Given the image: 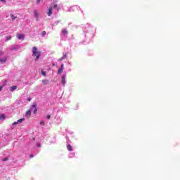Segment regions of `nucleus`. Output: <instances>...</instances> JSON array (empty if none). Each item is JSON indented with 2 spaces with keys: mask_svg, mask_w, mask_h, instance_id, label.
<instances>
[{
  "mask_svg": "<svg viewBox=\"0 0 180 180\" xmlns=\"http://www.w3.org/2000/svg\"><path fill=\"white\" fill-rule=\"evenodd\" d=\"M63 71H64V68H60V69H58V74H61L63 72Z\"/></svg>",
  "mask_w": 180,
  "mask_h": 180,
  "instance_id": "obj_13",
  "label": "nucleus"
},
{
  "mask_svg": "<svg viewBox=\"0 0 180 180\" xmlns=\"http://www.w3.org/2000/svg\"><path fill=\"white\" fill-rule=\"evenodd\" d=\"M2 89H4V86H0V91H1Z\"/></svg>",
  "mask_w": 180,
  "mask_h": 180,
  "instance_id": "obj_26",
  "label": "nucleus"
},
{
  "mask_svg": "<svg viewBox=\"0 0 180 180\" xmlns=\"http://www.w3.org/2000/svg\"><path fill=\"white\" fill-rule=\"evenodd\" d=\"M40 124H41V126H44V124H45L44 121L41 120V121L40 122Z\"/></svg>",
  "mask_w": 180,
  "mask_h": 180,
  "instance_id": "obj_20",
  "label": "nucleus"
},
{
  "mask_svg": "<svg viewBox=\"0 0 180 180\" xmlns=\"http://www.w3.org/2000/svg\"><path fill=\"white\" fill-rule=\"evenodd\" d=\"M37 4H40V0H37Z\"/></svg>",
  "mask_w": 180,
  "mask_h": 180,
  "instance_id": "obj_32",
  "label": "nucleus"
},
{
  "mask_svg": "<svg viewBox=\"0 0 180 180\" xmlns=\"http://www.w3.org/2000/svg\"><path fill=\"white\" fill-rule=\"evenodd\" d=\"M16 124H18V122H15L13 123V126H15Z\"/></svg>",
  "mask_w": 180,
  "mask_h": 180,
  "instance_id": "obj_27",
  "label": "nucleus"
},
{
  "mask_svg": "<svg viewBox=\"0 0 180 180\" xmlns=\"http://www.w3.org/2000/svg\"><path fill=\"white\" fill-rule=\"evenodd\" d=\"M18 39H19V40H23L25 39V35L22 34H20L18 36Z\"/></svg>",
  "mask_w": 180,
  "mask_h": 180,
  "instance_id": "obj_7",
  "label": "nucleus"
},
{
  "mask_svg": "<svg viewBox=\"0 0 180 180\" xmlns=\"http://www.w3.org/2000/svg\"><path fill=\"white\" fill-rule=\"evenodd\" d=\"M6 119V117L5 116L4 114H1L0 115V120H5Z\"/></svg>",
  "mask_w": 180,
  "mask_h": 180,
  "instance_id": "obj_10",
  "label": "nucleus"
},
{
  "mask_svg": "<svg viewBox=\"0 0 180 180\" xmlns=\"http://www.w3.org/2000/svg\"><path fill=\"white\" fill-rule=\"evenodd\" d=\"M33 157H34V155H33L32 154H31V155H30V158H33Z\"/></svg>",
  "mask_w": 180,
  "mask_h": 180,
  "instance_id": "obj_31",
  "label": "nucleus"
},
{
  "mask_svg": "<svg viewBox=\"0 0 180 180\" xmlns=\"http://www.w3.org/2000/svg\"><path fill=\"white\" fill-rule=\"evenodd\" d=\"M38 147H40V146H39V145H38Z\"/></svg>",
  "mask_w": 180,
  "mask_h": 180,
  "instance_id": "obj_34",
  "label": "nucleus"
},
{
  "mask_svg": "<svg viewBox=\"0 0 180 180\" xmlns=\"http://www.w3.org/2000/svg\"><path fill=\"white\" fill-rule=\"evenodd\" d=\"M32 107L34 109V114L36 115V113H37V108L36 104H33Z\"/></svg>",
  "mask_w": 180,
  "mask_h": 180,
  "instance_id": "obj_5",
  "label": "nucleus"
},
{
  "mask_svg": "<svg viewBox=\"0 0 180 180\" xmlns=\"http://www.w3.org/2000/svg\"><path fill=\"white\" fill-rule=\"evenodd\" d=\"M27 101H28V102H30V101H32V98H28Z\"/></svg>",
  "mask_w": 180,
  "mask_h": 180,
  "instance_id": "obj_30",
  "label": "nucleus"
},
{
  "mask_svg": "<svg viewBox=\"0 0 180 180\" xmlns=\"http://www.w3.org/2000/svg\"><path fill=\"white\" fill-rule=\"evenodd\" d=\"M42 82H43L45 85H47V84H49V80H42Z\"/></svg>",
  "mask_w": 180,
  "mask_h": 180,
  "instance_id": "obj_17",
  "label": "nucleus"
},
{
  "mask_svg": "<svg viewBox=\"0 0 180 180\" xmlns=\"http://www.w3.org/2000/svg\"><path fill=\"white\" fill-rule=\"evenodd\" d=\"M63 59L67 58V55H63V57H62Z\"/></svg>",
  "mask_w": 180,
  "mask_h": 180,
  "instance_id": "obj_29",
  "label": "nucleus"
},
{
  "mask_svg": "<svg viewBox=\"0 0 180 180\" xmlns=\"http://www.w3.org/2000/svg\"><path fill=\"white\" fill-rule=\"evenodd\" d=\"M62 33L63 36H65V34L68 33V31L67 30H62Z\"/></svg>",
  "mask_w": 180,
  "mask_h": 180,
  "instance_id": "obj_14",
  "label": "nucleus"
},
{
  "mask_svg": "<svg viewBox=\"0 0 180 180\" xmlns=\"http://www.w3.org/2000/svg\"><path fill=\"white\" fill-rule=\"evenodd\" d=\"M41 55V53L40 51L37 50V47L34 46L32 48V57H36L35 61H38L39 58H40V56Z\"/></svg>",
  "mask_w": 180,
  "mask_h": 180,
  "instance_id": "obj_1",
  "label": "nucleus"
},
{
  "mask_svg": "<svg viewBox=\"0 0 180 180\" xmlns=\"http://www.w3.org/2000/svg\"><path fill=\"white\" fill-rule=\"evenodd\" d=\"M61 82L63 86H65V75H64L61 77Z\"/></svg>",
  "mask_w": 180,
  "mask_h": 180,
  "instance_id": "obj_3",
  "label": "nucleus"
},
{
  "mask_svg": "<svg viewBox=\"0 0 180 180\" xmlns=\"http://www.w3.org/2000/svg\"><path fill=\"white\" fill-rule=\"evenodd\" d=\"M34 16H35L37 20H39V13L37 12V10L34 11Z\"/></svg>",
  "mask_w": 180,
  "mask_h": 180,
  "instance_id": "obj_4",
  "label": "nucleus"
},
{
  "mask_svg": "<svg viewBox=\"0 0 180 180\" xmlns=\"http://www.w3.org/2000/svg\"><path fill=\"white\" fill-rule=\"evenodd\" d=\"M38 147H40V146H39V145H38Z\"/></svg>",
  "mask_w": 180,
  "mask_h": 180,
  "instance_id": "obj_35",
  "label": "nucleus"
},
{
  "mask_svg": "<svg viewBox=\"0 0 180 180\" xmlns=\"http://www.w3.org/2000/svg\"><path fill=\"white\" fill-rule=\"evenodd\" d=\"M53 8H58V11L60 9V8H58V5H57V4H54V5H53Z\"/></svg>",
  "mask_w": 180,
  "mask_h": 180,
  "instance_id": "obj_21",
  "label": "nucleus"
},
{
  "mask_svg": "<svg viewBox=\"0 0 180 180\" xmlns=\"http://www.w3.org/2000/svg\"><path fill=\"white\" fill-rule=\"evenodd\" d=\"M1 2H3L4 4H6V0H1Z\"/></svg>",
  "mask_w": 180,
  "mask_h": 180,
  "instance_id": "obj_28",
  "label": "nucleus"
},
{
  "mask_svg": "<svg viewBox=\"0 0 180 180\" xmlns=\"http://www.w3.org/2000/svg\"><path fill=\"white\" fill-rule=\"evenodd\" d=\"M15 89H18V86H11V87H10V91H11V92H13V91H15Z\"/></svg>",
  "mask_w": 180,
  "mask_h": 180,
  "instance_id": "obj_9",
  "label": "nucleus"
},
{
  "mask_svg": "<svg viewBox=\"0 0 180 180\" xmlns=\"http://www.w3.org/2000/svg\"><path fill=\"white\" fill-rule=\"evenodd\" d=\"M6 61H7L6 58L0 59V63H1V64H5V63H6Z\"/></svg>",
  "mask_w": 180,
  "mask_h": 180,
  "instance_id": "obj_8",
  "label": "nucleus"
},
{
  "mask_svg": "<svg viewBox=\"0 0 180 180\" xmlns=\"http://www.w3.org/2000/svg\"><path fill=\"white\" fill-rule=\"evenodd\" d=\"M9 40H12V36H8L6 37V41H9Z\"/></svg>",
  "mask_w": 180,
  "mask_h": 180,
  "instance_id": "obj_15",
  "label": "nucleus"
},
{
  "mask_svg": "<svg viewBox=\"0 0 180 180\" xmlns=\"http://www.w3.org/2000/svg\"><path fill=\"white\" fill-rule=\"evenodd\" d=\"M23 120H25V118H21L17 121V123H22V122H23Z\"/></svg>",
  "mask_w": 180,
  "mask_h": 180,
  "instance_id": "obj_16",
  "label": "nucleus"
},
{
  "mask_svg": "<svg viewBox=\"0 0 180 180\" xmlns=\"http://www.w3.org/2000/svg\"><path fill=\"white\" fill-rule=\"evenodd\" d=\"M41 75H42L44 77H46V72H44V70H41Z\"/></svg>",
  "mask_w": 180,
  "mask_h": 180,
  "instance_id": "obj_18",
  "label": "nucleus"
},
{
  "mask_svg": "<svg viewBox=\"0 0 180 180\" xmlns=\"http://www.w3.org/2000/svg\"><path fill=\"white\" fill-rule=\"evenodd\" d=\"M47 15H48V16H51V15H53V6H51L49 8Z\"/></svg>",
  "mask_w": 180,
  "mask_h": 180,
  "instance_id": "obj_2",
  "label": "nucleus"
},
{
  "mask_svg": "<svg viewBox=\"0 0 180 180\" xmlns=\"http://www.w3.org/2000/svg\"><path fill=\"white\" fill-rule=\"evenodd\" d=\"M63 60H64V58L62 57V58L58 59V61H63Z\"/></svg>",
  "mask_w": 180,
  "mask_h": 180,
  "instance_id": "obj_25",
  "label": "nucleus"
},
{
  "mask_svg": "<svg viewBox=\"0 0 180 180\" xmlns=\"http://www.w3.org/2000/svg\"><path fill=\"white\" fill-rule=\"evenodd\" d=\"M4 51H0V56H4Z\"/></svg>",
  "mask_w": 180,
  "mask_h": 180,
  "instance_id": "obj_23",
  "label": "nucleus"
},
{
  "mask_svg": "<svg viewBox=\"0 0 180 180\" xmlns=\"http://www.w3.org/2000/svg\"><path fill=\"white\" fill-rule=\"evenodd\" d=\"M10 16H11L12 20H15V19L18 18V17L15 16V15H13V14H11Z\"/></svg>",
  "mask_w": 180,
  "mask_h": 180,
  "instance_id": "obj_12",
  "label": "nucleus"
},
{
  "mask_svg": "<svg viewBox=\"0 0 180 180\" xmlns=\"http://www.w3.org/2000/svg\"><path fill=\"white\" fill-rule=\"evenodd\" d=\"M64 68V64L61 65V68Z\"/></svg>",
  "mask_w": 180,
  "mask_h": 180,
  "instance_id": "obj_33",
  "label": "nucleus"
},
{
  "mask_svg": "<svg viewBox=\"0 0 180 180\" xmlns=\"http://www.w3.org/2000/svg\"><path fill=\"white\" fill-rule=\"evenodd\" d=\"M31 115H32V111H30V110H27V111L26 112V113H25V116H26L27 117H30L31 116Z\"/></svg>",
  "mask_w": 180,
  "mask_h": 180,
  "instance_id": "obj_6",
  "label": "nucleus"
},
{
  "mask_svg": "<svg viewBox=\"0 0 180 180\" xmlns=\"http://www.w3.org/2000/svg\"><path fill=\"white\" fill-rule=\"evenodd\" d=\"M8 158H5L2 159V161H8Z\"/></svg>",
  "mask_w": 180,
  "mask_h": 180,
  "instance_id": "obj_24",
  "label": "nucleus"
},
{
  "mask_svg": "<svg viewBox=\"0 0 180 180\" xmlns=\"http://www.w3.org/2000/svg\"><path fill=\"white\" fill-rule=\"evenodd\" d=\"M41 36H42V37L46 36V31H43V32H41Z\"/></svg>",
  "mask_w": 180,
  "mask_h": 180,
  "instance_id": "obj_19",
  "label": "nucleus"
},
{
  "mask_svg": "<svg viewBox=\"0 0 180 180\" xmlns=\"http://www.w3.org/2000/svg\"><path fill=\"white\" fill-rule=\"evenodd\" d=\"M67 149L68 150V151H72V146H71V145L68 144V145H67Z\"/></svg>",
  "mask_w": 180,
  "mask_h": 180,
  "instance_id": "obj_11",
  "label": "nucleus"
},
{
  "mask_svg": "<svg viewBox=\"0 0 180 180\" xmlns=\"http://www.w3.org/2000/svg\"><path fill=\"white\" fill-rule=\"evenodd\" d=\"M51 118V116L50 115H48L46 116V119H48V120H50Z\"/></svg>",
  "mask_w": 180,
  "mask_h": 180,
  "instance_id": "obj_22",
  "label": "nucleus"
}]
</instances>
